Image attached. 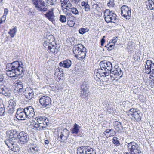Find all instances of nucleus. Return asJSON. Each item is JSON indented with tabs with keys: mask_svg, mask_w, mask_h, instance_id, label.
I'll return each instance as SVG.
<instances>
[{
	"mask_svg": "<svg viewBox=\"0 0 154 154\" xmlns=\"http://www.w3.org/2000/svg\"><path fill=\"white\" fill-rule=\"evenodd\" d=\"M24 65L21 61H15L6 66V71L7 75L10 77L18 76L23 73Z\"/></svg>",
	"mask_w": 154,
	"mask_h": 154,
	"instance_id": "f257e3e1",
	"label": "nucleus"
},
{
	"mask_svg": "<svg viewBox=\"0 0 154 154\" xmlns=\"http://www.w3.org/2000/svg\"><path fill=\"white\" fill-rule=\"evenodd\" d=\"M86 48L81 44H78L74 46L73 51L75 56L79 60L84 59L85 57Z\"/></svg>",
	"mask_w": 154,
	"mask_h": 154,
	"instance_id": "f03ea898",
	"label": "nucleus"
},
{
	"mask_svg": "<svg viewBox=\"0 0 154 154\" xmlns=\"http://www.w3.org/2000/svg\"><path fill=\"white\" fill-rule=\"evenodd\" d=\"M35 119L36 122L34 123L33 129H35V128H36L38 130H43L49 124L48 120L44 116H38Z\"/></svg>",
	"mask_w": 154,
	"mask_h": 154,
	"instance_id": "7ed1b4c3",
	"label": "nucleus"
},
{
	"mask_svg": "<svg viewBox=\"0 0 154 154\" xmlns=\"http://www.w3.org/2000/svg\"><path fill=\"white\" fill-rule=\"evenodd\" d=\"M128 148L131 154H139L141 153L140 148L138 145L134 141L128 143Z\"/></svg>",
	"mask_w": 154,
	"mask_h": 154,
	"instance_id": "20e7f679",
	"label": "nucleus"
},
{
	"mask_svg": "<svg viewBox=\"0 0 154 154\" xmlns=\"http://www.w3.org/2000/svg\"><path fill=\"white\" fill-rule=\"evenodd\" d=\"M104 19L106 22L107 23H115L116 20V14H114L109 10L106 9L104 12Z\"/></svg>",
	"mask_w": 154,
	"mask_h": 154,
	"instance_id": "39448f33",
	"label": "nucleus"
},
{
	"mask_svg": "<svg viewBox=\"0 0 154 154\" xmlns=\"http://www.w3.org/2000/svg\"><path fill=\"white\" fill-rule=\"evenodd\" d=\"M35 9L41 12H45L47 8L45 6V3L42 0H32Z\"/></svg>",
	"mask_w": 154,
	"mask_h": 154,
	"instance_id": "423d86ee",
	"label": "nucleus"
},
{
	"mask_svg": "<svg viewBox=\"0 0 154 154\" xmlns=\"http://www.w3.org/2000/svg\"><path fill=\"white\" fill-rule=\"evenodd\" d=\"M77 154H95L93 149L89 146H84L79 147L77 149Z\"/></svg>",
	"mask_w": 154,
	"mask_h": 154,
	"instance_id": "0eeeda50",
	"label": "nucleus"
},
{
	"mask_svg": "<svg viewBox=\"0 0 154 154\" xmlns=\"http://www.w3.org/2000/svg\"><path fill=\"white\" fill-rule=\"evenodd\" d=\"M19 132L16 129H12L6 131L7 136L9 137V139L6 140H10L12 141H17V137L19 134Z\"/></svg>",
	"mask_w": 154,
	"mask_h": 154,
	"instance_id": "6e6552de",
	"label": "nucleus"
},
{
	"mask_svg": "<svg viewBox=\"0 0 154 154\" xmlns=\"http://www.w3.org/2000/svg\"><path fill=\"white\" fill-rule=\"evenodd\" d=\"M128 115L132 116L137 121L140 120L142 116V114L140 110L134 108L130 109Z\"/></svg>",
	"mask_w": 154,
	"mask_h": 154,
	"instance_id": "1a4fd4ad",
	"label": "nucleus"
},
{
	"mask_svg": "<svg viewBox=\"0 0 154 154\" xmlns=\"http://www.w3.org/2000/svg\"><path fill=\"white\" fill-rule=\"evenodd\" d=\"M121 15L126 19H130L131 12V8L126 5H123L121 8Z\"/></svg>",
	"mask_w": 154,
	"mask_h": 154,
	"instance_id": "9d476101",
	"label": "nucleus"
},
{
	"mask_svg": "<svg viewBox=\"0 0 154 154\" xmlns=\"http://www.w3.org/2000/svg\"><path fill=\"white\" fill-rule=\"evenodd\" d=\"M39 102L43 108H49L51 105V99L48 96H43L39 99Z\"/></svg>",
	"mask_w": 154,
	"mask_h": 154,
	"instance_id": "9b49d317",
	"label": "nucleus"
},
{
	"mask_svg": "<svg viewBox=\"0 0 154 154\" xmlns=\"http://www.w3.org/2000/svg\"><path fill=\"white\" fill-rule=\"evenodd\" d=\"M17 138L20 140V143L22 144L26 143L29 140L28 134L23 131L19 133Z\"/></svg>",
	"mask_w": 154,
	"mask_h": 154,
	"instance_id": "f8f14e48",
	"label": "nucleus"
},
{
	"mask_svg": "<svg viewBox=\"0 0 154 154\" xmlns=\"http://www.w3.org/2000/svg\"><path fill=\"white\" fill-rule=\"evenodd\" d=\"M69 131L67 129H64L60 134H58L60 140L62 142H65L69 136Z\"/></svg>",
	"mask_w": 154,
	"mask_h": 154,
	"instance_id": "ddd939ff",
	"label": "nucleus"
},
{
	"mask_svg": "<svg viewBox=\"0 0 154 154\" xmlns=\"http://www.w3.org/2000/svg\"><path fill=\"white\" fill-rule=\"evenodd\" d=\"M5 140V144L8 146L11 150L14 152H17L19 151V148L16 146L17 141H12L11 140Z\"/></svg>",
	"mask_w": 154,
	"mask_h": 154,
	"instance_id": "4468645a",
	"label": "nucleus"
},
{
	"mask_svg": "<svg viewBox=\"0 0 154 154\" xmlns=\"http://www.w3.org/2000/svg\"><path fill=\"white\" fill-rule=\"evenodd\" d=\"M15 116L16 118L19 120H24L27 118L24 110L22 108L17 109Z\"/></svg>",
	"mask_w": 154,
	"mask_h": 154,
	"instance_id": "2eb2a0df",
	"label": "nucleus"
},
{
	"mask_svg": "<svg viewBox=\"0 0 154 154\" xmlns=\"http://www.w3.org/2000/svg\"><path fill=\"white\" fill-rule=\"evenodd\" d=\"M27 118L28 119L32 118L34 116V109L31 106H29L23 109Z\"/></svg>",
	"mask_w": 154,
	"mask_h": 154,
	"instance_id": "dca6fc26",
	"label": "nucleus"
},
{
	"mask_svg": "<svg viewBox=\"0 0 154 154\" xmlns=\"http://www.w3.org/2000/svg\"><path fill=\"white\" fill-rule=\"evenodd\" d=\"M81 88L82 91L81 92H82L83 97L85 98L88 96V94L89 93V86L88 82H84L82 85Z\"/></svg>",
	"mask_w": 154,
	"mask_h": 154,
	"instance_id": "f3484780",
	"label": "nucleus"
},
{
	"mask_svg": "<svg viewBox=\"0 0 154 154\" xmlns=\"http://www.w3.org/2000/svg\"><path fill=\"white\" fill-rule=\"evenodd\" d=\"M110 73L112 75H114L116 78L118 77H121L122 76L123 72L121 70V68L119 67L116 68L114 69H112V70L110 71Z\"/></svg>",
	"mask_w": 154,
	"mask_h": 154,
	"instance_id": "a211bd4d",
	"label": "nucleus"
},
{
	"mask_svg": "<svg viewBox=\"0 0 154 154\" xmlns=\"http://www.w3.org/2000/svg\"><path fill=\"white\" fill-rule=\"evenodd\" d=\"M16 84L17 85L14 90V92L15 94L17 95L18 94L23 92L24 89L23 88V84L22 82L20 81H18L16 83Z\"/></svg>",
	"mask_w": 154,
	"mask_h": 154,
	"instance_id": "6ab92c4d",
	"label": "nucleus"
},
{
	"mask_svg": "<svg viewBox=\"0 0 154 154\" xmlns=\"http://www.w3.org/2000/svg\"><path fill=\"white\" fill-rule=\"evenodd\" d=\"M60 5L62 8L67 9L68 8L70 9L72 5L69 0H60Z\"/></svg>",
	"mask_w": 154,
	"mask_h": 154,
	"instance_id": "aec40b11",
	"label": "nucleus"
},
{
	"mask_svg": "<svg viewBox=\"0 0 154 154\" xmlns=\"http://www.w3.org/2000/svg\"><path fill=\"white\" fill-rule=\"evenodd\" d=\"M51 46H48V50H50V51L52 53L56 54L58 52V49L60 47L59 44H57L55 43H54L51 44Z\"/></svg>",
	"mask_w": 154,
	"mask_h": 154,
	"instance_id": "412c9836",
	"label": "nucleus"
},
{
	"mask_svg": "<svg viewBox=\"0 0 154 154\" xmlns=\"http://www.w3.org/2000/svg\"><path fill=\"white\" fill-rule=\"evenodd\" d=\"M72 61L69 60H66L60 62L59 63V66H63L65 68H69L72 64Z\"/></svg>",
	"mask_w": 154,
	"mask_h": 154,
	"instance_id": "4be33fe9",
	"label": "nucleus"
},
{
	"mask_svg": "<svg viewBox=\"0 0 154 154\" xmlns=\"http://www.w3.org/2000/svg\"><path fill=\"white\" fill-rule=\"evenodd\" d=\"M24 93L26 98L29 100L31 99L33 96L32 90L29 88L26 89Z\"/></svg>",
	"mask_w": 154,
	"mask_h": 154,
	"instance_id": "5701e85b",
	"label": "nucleus"
},
{
	"mask_svg": "<svg viewBox=\"0 0 154 154\" xmlns=\"http://www.w3.org/2000/svg\"><path fill=\"white\" fill-rule=\"evenodd\" d=\"M50 38H51V39H48V40L44 41L43 45L45 48H48V46H50L49 45H51V44L53 43H55V42H54V38L53 35H51Z\"/></svg>",
	"mask_w": 154,
	"mask_h": 154,
	"instance_id": "b1692460",
	"label": "nucleus"
},
{
	"mask_svg": "<svg viewBox=\"0 0 154 154\" xmlns=\"http://www.w3.org/2000/svg\"><path fill=\"white\" fill-rule=\"evenodd\" d=\"M113 125L115 128L118 131H121L123 129V127L121 123L117 121H115L113 123Z\"/></svg>",
	"mask_w": 154,
	"mask_h": 154,
	"instance_id": "393cba45",
	"label": "nucleus"
},
{
	"mask_svg": "<svg viewBox=\"0 0 154 154\" xmlns=\"http://www.w3.org/2000/svg\"><path fill=\"white\" fill-rule=\"evenodd\" d=\"M45 15L50 21L52 22L54 20V16L52 11L48 12L45 14Z\"/></svg>",
	"mask_w": 154,
	"mask_h": 154,
	"instance_id": "a878e982",
	"label": "nucleus"
},
{
	"mask_svg": "<svg viewBox=\"0 0 154 154\" xmlns=\"http://www.w3.org/2000/svg\"><path fill=\"white\" fill-rule=\"evenodd\" d=\"M80 127L76 123H75L73 126V127L71 129L72 133L77 134L79 132Z\"/></svg>",
	"mask_w": 154,
	"mask_h": 154,
	"instance_id": "bb28decb",
	"label": "nucleus"
},
{
	"mask_svg": "<svg viewBox=\"0 0 154 154\" xmlns=\"http://www.w3.org/2000/svg\"><path fill=\"white\" fill-rule=\"evenodd\" d=\"M146 4L149 9L151 10H154V3L152 0H148Z\"/></svg>",
	"mask_w": 154,
	"mask_h": 154,
	"instance_id": "cd10ccee",
	"label": "nucleus"
},
{
	"mask_svg": "<svg viewBox=\"0 0 154 154\" xmlns=\"http://www.w3.org/2000/svg\"><path fill=\"white\" fill-rule=\"evenodd\" d=\"M7 90L3 85H0V93L6 96L8 95Z\"/></svg>",
	"mask_w": 154,
	"mask_h": 154,
	"instance_id": "c85d7f7f",
	"label": "nucleus"
},
{
	"mask_svg": "<svg viewBox=\"0 0 154 154\" xmlns=\"http://www.w3.org/2000/svg\"><path fill=\"white\" fill-rule=\"evenodd\" d=\"M17 30L16 27H14L13 28L10 29L8 32V33L10 35L11 38H13L17 32Z\"/></svg>",
	"mask_w": 154,
	"mask_h": 154,
	"instance_id": "c756f323",
	"label": "nucleus"
},
{
	"mask_svg": "<svg viewBox=\"0 0 154 154\" xmlns=\"http://www.w3.org/2000/svg\"><path fill=\"white\" fill-rule=\"evenodd\" d=\"M106 65H105V68H106V71L108 72H110L112 70V65L111 63L109 61H105Z\"/></svg>",
	"mask_w": 154,
	"mask_h": 154,
	"instance_id": "7c9ffc66",
	"label": "nucleus"
},
{
	"mask_svg": "<svg viewBox=\"0 0 154 154\" xmlns=\"http://www.w3.org/2000/svg\"><path fill=\"white\" fill-rule=\"evenodd\" d=\"M105 65H106L105 61H101L100 63V69H99L97 71H106V68H105Z\"/></svg>",
	"mask_w": 154,
	"mask_h": 154,
	"instance_id": "2f4dec72",
	"label": "nucleus"
},
{
	"mask_svg": "<svg viewBox=\"0 0 154 154\" xmlns=\"http://www.w3.org/2000/svg\"><path fill=\"white\" fill-rule=\"evenodd\" d=\"M81 5L84 7L83 8L85 11H88L90 10V7L88 3H86L85 2H82L81 3Z\"/></svg>",
	"mask_w": 154,
	"mask_h": 154,
	"instance_id": "473e14b6",
	"label": "nucleus"
},
{
	"mask_svg": "<svg viewBox=\"0 0 154 154\" xmlns=\"http://www.w3.org/2000/svg\"><path fill=\"white\" fill-rule=\"evenodd\" d=\"M145 73L147 74H151V72H154V69L152 70L151 67L148 66L147 67L145 66Z\"/></svg>",
	"mask_w": 154,
	"mask_h": 154,
	"instance_id": "72a5a7b5",
	"label": "nucleus"
},
{
	"mask_svg": "<svg viewBox=\"0 0 154 154\" xmlns=\"http://www.w3.org/2000/svg\"><path fill=\"white\" fill-rule=\"evenodd\" d=\"M149 66L152 67V70L154 69V64L150 60H148L146 61V64L145 65V66L147 67H148Z\"/></svg>",
	"mask_w": 154,
	"mask_h": 154,
	"instance_id": "f704fd0d",
	"label": "nucleus"
},
{
	"mask_svg": "<svg viewBox=\"0 0 154 154\" xmlns=\"http://www.w3.org/2000/svg\"><path fill=\"white\" fill-rule=\"evenodd\" d=\"M102 73L101 71H100V72H99V71H95L94 76L95 78H97L100 79V77L102 76Z\"/></svg>",
	"mask_w": 154,
	"mask_h": 154,
	"instance_id": "c9c22d12",
	"label": "nucleus"
},
{
	"mask_svg": "<svg viewBox=\"0 0 154 154\" xmlns=\"http://www.w3.org/2000/svg\"><path fill=\"white\" fill-rule=\"evenodd\" d=\"M89 31V29L87 28H82L80 29L79 30V32L80 34H83Z\"/></svg>",
	"mask_w": 154,
	"mask_h": 154,
	"instance_id": "e433bc0d",
	"label": "nucleus"
},
{
	"mask_svg": "<svg viewBox=\"0 0 154 154\" xmlns=\"http://www.w3.org/2000/svg\"><path fill=\"white\" fill-rule=\"evenodd\" d=\"M5 108L4 106L2 105V106H0V115L4 116L5 115Z\"/></svg>",
	"mask_w": 154,
	"mask_h": 154,
	"instance_id": "4c0bfd02",
	"label": "nucleus"
},
{
	"mask_svg": "<svg viewBox=\"0 0 154 154\" xmlns=\"http://www.w3.org/2000/svg\"><path fill=\"white\" fill-rule=\"evenodd\" d=\"M9 106L10 107H14L16 106V102L15 100L13 99H11L9 101Z\"/></svg>",
	"mask_w": 154,
	"mask_h": 154,
	"instance_id": "58836bf2",
	"label": "nucleus"
},
{
	"mask_svg": "<svg viewBox=\"0 0 154 154\" xmlns=\"http://www.w3.org/2000/svg\"><path fill=\"white\" fill-rule=\"evenodd\" d=\"M14 111V107L8 106V113L9 115L13 114Z\"/></svg>",
	"mask_w": 154,
	"mask_h": 154,
	"instance_id": "ea45409f",
	"label": "nucleus"
},
{
	"mask_svg": "<svg viewBox=\"0 0 154 154\" xmlns=\"http://www.w3.org/2000/svg\"><path fill=\"white\" fill-rule=\"evenodd\" d=\"M71 11L75 15H77L79 14V12L77 9L74 7H71Z\"/></svg>",
	"mask_w": 154,
	"mask_h": 154,
	"instance_id": "a19ab883",
	"label": "nucleus"
},
{
	"mask_svg": "<svg viewBox=\"0 0 154 154\" xmlns=\"http://www.w3.org/2000/svg\"><path fill=\"white\" fill-rule=\"evenodd\" d=\"M60 20L62 22H65L66 21V17L65 16L60 15Z\"/></svg>",
	"mask_w": 154,
	"mask_h": 154,
	"instance_id": "79ce46f5",
	"label": "nucleus"
},
{
	"mask_svg": "<svg viewBox=\"0 0 154 154\" xmlns=\"http://www.w3.org/2000/svg\"><path fill=\"white\" fill-rule=\"evenodd\" d=\"M99 3H94L92 5V8L94 10H98V8H100L99 5Z\"/></svg>",
	"mask_w": 154,
	"mask_h": 154,
	"instance_id": "37998d69",
	"label": "nucleus"
},
{
	"mask_svg": "<svg viewBox=\"0 0 154 154\" xmlns=\"http://www.w3.org/2000/svg\"><path fill=\"white\" fill-rule=\"evenodd\" d=\"M115 5L114 0H110L107 3V5L109 7H113Z\"/></svg>",
	"mask_w": 154,
	"mask_h": 154,
	"instance_id": "c03bdc74",
	"label": "nucleus"
},
{
	"mask_svg": "<svg viewBox=\"0 0 154 154\" xmlns=\"http://www.w3.org/2000/svg\"><path fill=\"white\" fill-rule=\"evenodd\" d=\"M113 143L116 145L119 144V142L117 140V138L116 137H113L112 139Z\"/></svg>",
	"mask_w": 154,
	"mask_h": 154,
	"instance_id": "a18cd8bd",
	"label": "nucleus"
},
{
	"mask_svg": "<svg viewBox=\"0 0 154 154\" xmlns=\"http://www.w3.org/2000/svg\"><path fill=\"white\" fill-rule=\"evenodd\" d=\"M47 2L48 4L51 5H55L56 4V0H47Z\"/></svg>",
	"mask_w": 154,
	"mask_h": 154,
	"instance_id": "49530a36",
	"label": "nucleus"
},
{
	"mask_svg": "<svg viewBox=\"0 0 154 154\" xmlns=\"http://www.w3.org/2000/svg\"><path fill=\"white\" fill-rule=\"evenodd\" d=\"M6 17L7 15L3 14L2 17L0 19V23H3L5 22L6 19Z\"/></svg>",
	"mask_w": 154,
	"mask_h": 154,
	"instance_id": "de8ad7c7",
	"label": "nucleus"
},
{
	"mask_svg": "<svg viewBox=\"0 0 154 154\" xmlns=\"http://www.w3.org/2000/svg\"><path fill=\"white\" fill-rule=\"evenodd\" d=\"M115 45L113 44L112 45H109V44H108L107 45V49L108 50H111L113 48L115 47Z\"/></svg>",
	"mask_w": 154,
	"mask_h": 154,
	"instance_id": "09e8293b",
	"label": "nucleus"
},
{
	"mask_svg": "<svg viewBox=\"0 0 154 154\" xmlns=\"http://www.w3.org/2000/svg\"><path fill=\"white\" fill-rule=\"evenodd\" d=\"M112 103L111 102H110L109 104H108V105L106 106L105 107L106 108V109L107 110H110L112 108Z\"/></svg>",
	"mask_w": 154,
	"mask_h": 154,
	"instance_id": "8fccbe9b",
	"label": "nucleus"
},
{
	"mask_svg": "<svg viewBox=\"0 0 154 154\" xmlns=\"http://www.w3.org/2000/svg\"><path fill=\"white\" fill-rule=\"evenodd\" d=\"M30 149L32 152H38V147L37 146H34L30 148Z\"/></svg>",
	"mask_w": 154,
	"mask_h": 154,
	"instance_id": "3c124183",
	"label": "nucleus"
},
{
	"mask_svg": "<svg viewBox=\"0 0 154 154\" xmlns=\"http://www.w3.org/2000/svg\"><path fill=\"white\" fill-rule=\"evenodd\" d=\"M74 24L73 21H67V24L70 27H72L74 25Z\"/></svg>",
	"mask_w": 154,
	"mask_h": 154,
	"instance_id": "603ef678",
	"label": "nucleus"
},
{
	"mask_svg": "<svg viewBox=\"0 0 154 154\" xmlns=\"http://www.w3.org/2000/svg\"><path fill=\"white\" fill-rule=\"evenodd\" d=\"M117 37H114L113 39H112L111 40H110V42L112 43L113 44L115 45V43L117 42Z\"/></svg>",
	"mask_w": 154,
	"mask_h": 154,
	"instance_id": "864d4df0",
	"label": "nucleus"
},
{
	"mask_svg": "<svg viewBox=\"0 0 154 154\" xmlns=\"http://www.w3.org/2000/svg\"><path fill=\"white\" fill-rule=\"evenodd\" d=\"M105 72L103 71H101L102 73V76H103V74H104L105 76H107L109 75V73L110 72H108V71H107V70L106 71H105Z\"/></svg>",
	"mask_w": 154,
	"mask_h": 154,
	"instance_id": "5fc2aeb1",
	"label": "nucleus"
},
{
	"mask_svg": "<svg viewBox=\"0 0 154 154\" xmlns=\"http://www.w3.org/2000/svg\"><path fill=\"white\" fill-rule=\"evenodd\" d=\"M110 102H109L107 100H105L103 102V104L105 107L108 104H109Z\"/></svg>",
	"mask_w": 154,
	"mask_h": 154,
	"instance_id": "6e6d98bb",
	"label": "nucleus"
},
{
	"mask_svg": "<svg viewBox=\"0 0 154 154\" xmlns=\"http://www.w3.org/2000/svg\"><path fill=\"white\" fill-rule=\"evenodd\" d=\"M150 75V78L152 80L154 81V72H151Z\"/></svg>",
	"mask_w": 154,
	"mask_h": 154,
	"instance_id": "4d7b16f0",
	"label": "nucleus"
},
{
	"mask_svg": "<svg viewBox=\"0 0 154 154\" xmlns=\"http://www.w3.org/2000/svg\"><path fill=\"white\" fill-rule=\"evenodd\" d=\"M112 131H113V130L110 129H107L105 131V133L108 134Z\"/></svg>",
	"mask_w": 154,
	"mask_h": 154,
	"instance_id": "13d9d810",
	"label": "nucleus"
},
{
	"mask_svg": "<svg viewBox=\"0 0 154 154\" xmlns=\"http://www.w3.org/2000/svg\"><path fill=\"white\" fill-rule=\"evenodd\" d=\"M8 10L7 8H5L4 14L7 15L8 14Z\"/></svg>",
	"mask_w": 154,
	"mask_h": 154,
	"instance_id": "bf43d9fd",
	"label": "nucleus"
},
{
	"mask_svg": "<svg viewBox=\"0 0 154 154\" xmlns=\"http://www.w3.org/2000/svg\"><path fill=\"white\" fill-rule=\"evenodd\" d=\"M105 42V39L103 38L101 39V45L102 46L103 45V44Z\"/></svg>",
	"mask_w": 154,
	"mask_h": 154,
	"instance_id": "052dcab7",
	"label": "nucleus"
},
{
	"mask_svg": "<svg viewBox=\"0 0 154 154\" xmlns=\"http://www.w3.org/2000/svg\"><path fill=\"white\" fill-rule=\"evenodd\" d=\"M80 0H72V2L74 3L77 4L78 3Z\"/></svg>",
	"mask_w": 154,
	"mask_h": 154,
	"instance_id": "680f3d73",
	"label": "nucleus"
},
{
	"mask_svg": "<svg viewBox=\"0 0 154 154\" xmlns=\"http://www.w3.org/2000/svg\"><path fill=\"white\" fill-rule=\"evenodd\" d=\"M132 42H129L128 43V45H129L131 46L132 45Z\"/></svg>",
	"mask_w": 154,
	"mask_h": 154,
	"instance_id": "e2e57ef3",
	"label": "nucleus"
},
{
	"mask_svg": "<svg viewBox=\"0 0 154 154\" xmlns=\"http://www.w3.org/2000/svg\"><path fill=\"white\" fill-rule=\"evenodd\" d=\"M3 78L2 76H1V77H0V82H2L3 81Z\"/></svg>",
	"mask_w": 154,
	"mask_h": 154,
	"instance_id": "0e129e2a",
	"label": "nucleus"
},
{
	"mask_svg": "<svg viewBox=\"0 0 154 154\" xmlns=\"http://www.w3.org/2000/svg\"><path fill=\"white\" fill-rule=\"evenodd\" d=\"M45 143L46 144H47L48 143V140H45Z\"/></svg>",
	"mask_w": 154,
	"mask_h": 154,
	"instance_id": "69168bd1",
	"label": "nucleus"
},
{
	"mask_svg": "<svg viewBox=\"0 0 154 154\" xmlns=\"http://www.w3.org/2000/svg\"><path fill=\"white\" fill-rule=\"evenodd\" d=\"M126 154H131V152H130V154H129V153H126Z\"/></svg>",
	"mask_w": 154,
	"mask_h": 154,
	"instance_id": "338daca9",
	"label": "nucleus"
},
{
	"mask_svg": "<svg viewBox=\"0 0 154 154\" xmlns=\"http://www.w3.org/2000/svg\"><path fill=\"white\" fill-rule=\"evenodd\" d=\"M69 14H70V15H71V14L69 13Z\"/></svg>",
	"mask_w": 154,
	"mask_h": 154,
	"instance_id": "774afa93",
	"label": "nucleus"
}]
</instances>
